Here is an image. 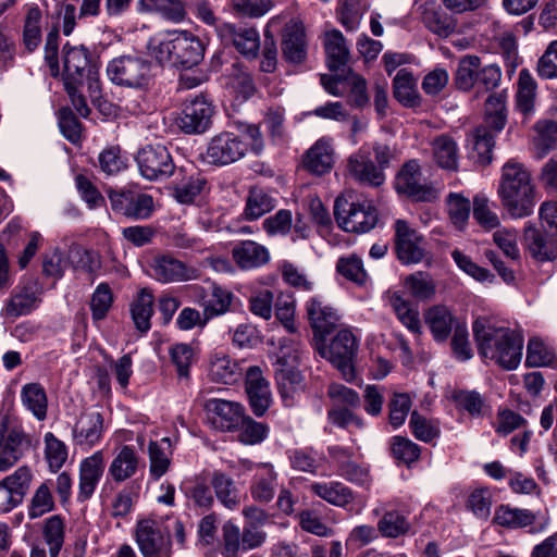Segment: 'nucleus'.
<instances>
[{
	"label": "nucleus",
	"mask_w": 557,
	"mask_h": 557,
	"mask_svg": "<svg viewBox=\"0 0 557 557\" xmlns=\"http://www.w3.org/2000/svg\"><path fill=\"white\" fill-rule=\"evenodd\" d=\"M478 352L506 371L516 370L523 355V335L491 319L480 317L472 324Z\"/></svg>",
	"instance_id": "nucleus-1"
},
{
	"label": "nucleus",
	"mask_w": 557,
	"mask_h": 557,
	"mask_svg": "<svg viewBox=\"0 0 557 557\" xmlns=\"http://www.w3.org/2000/svg\"><path fill=\"white\" fill-rule=\"evenodd\" d=\"M236 132L224 131L208 143L203 160L212 165H228L243 159L248 152L260 154L264 140L258 125L235 123Z\"/></svg>",
	"instance_id": "nucleus-2"
},
{
	"label": "nucleus",
	"mask_w": 557,
	"mask_h": 557,
	"mask_svg": "<svg viewBox=\"0 0 557 557\" xmlns=\"http://www.w3.org/2000/svg\"><path fill=\"white\" fill-rule=\"evenodd\" d=\"M497 193L502 206L511 218L523 219L533 213L535 188L523 163L510 159L503 165Z\"/></svg>",
	"instance_id": "nucleus-3"
},
{
	"label": "nucleus",
	"mask_w": 557,
	"mask_h": 557,
	"mask_svg": "<svg viewBox=\"0 0 557 557\" xmlns=\"http://www.w3.org/2000/svg\"><path fill=\"white\" fill-rule=\"evenodd\" d=\"M151 53L160 64L189 69L203 59L205 47L190 32L175 30L153 46Z\"/></svg>",
	"instance_id": "nucleus-4"
},
{
	"label": "nucleus",
	"mask_w": 557,
	"mask_h": 557,
	"mask_svg": "<svg viewBox=\"0 0 557 557\" xmlns=\"http://www.w3.org/2000/svg\"><path fill=\"white\" fill-rule=\"evenodd\" d=\"M502 76L499 65L495 63L482 65L480 57L467 54L458 62L454 84L461 91H470L476 87L487 92L499 86Z\"/></svg>",
	"instance_id": "nucleus-5"
},
{
	"label": "nucleus",
	"mask_w": 557,
	"mask_h": 557,
	"mask_svg": "<svg viewBox=\"0 0 557 557\" xmlns=\"http://www.w3.org/2000/svg\"><path fill=\"white\" fill-rule=\"evenodd\" d=\"M109 79L115 85L145 89L152 81L151 64L148 60L136 55H121L107 65Z\"/></svg>",
	"instance_id": "nucleus-6"
},
{
	"label": "nucleus",
	"mask_w": 557,
	"mask_h": 557,
	"mask_svg": "<svg viewBox=\"0 0 557 557\" xmlns=\"http://www.w3.org/2000/svg\"><path fill=\"white\" fill-rule=\"evenodd\" d=\"M64 85L85 84L89 87L97 79V62L84 45L66 42L62 48Z\"/></svg>",
	"instance_id": "nucleus-7"
},
{
	"label": "nucleus",
	"mask_w": 557,
	"mask_h": 557,
	"mask_svg": "<svg viewBox=\"0 0 557 557\" xmlns=\"http://www.w3.org/2000/svg\"><path fill=\"white\" fill-rule=\"evenodd\" d=\"M334 215L338 225L350 233H368L377 223V212L374 207L366 202L349 201L345 197L336 198Z\"/></svg>",
	"instance_id": "nucleus-8"
},
{
	"label": "nucleus",
	"mask_w": 557,
	"mask_h": 557,
	"mask_svg": "<svg viewBox=\"0 0 557 557\" xmlns=\"http://www.w3.org/2000/svg\"><path fill=\"white\" fill-rule=\"evenodd\" d=\"M418 298V276L408 275L400 289H388L384 293L383 299L394 310L398 320L412 333H418V315L413 300Z\"/></svg>",
	"instance_id": "nucleus-9"
},
{
	"label": "nucleus",
	"mask_w": 557,
	"mask_h": 557,
	"mask_svg": "<svg viewBox=\"0 0 557 557\" xmlns=\"http://www.w3.org/2000/svg\"><path fill=\"white\" fill-rule=\"evenodd\" d=\"M358 344L349 330L339 331L327 348L320 350L321 355L339 370L343 377L351 382L355 379L354 359L357 355Z\"/></svg>",
	"instance_id": "nucleus-10"
},
{
	"label": "nucleus",
	"mask_w": 557,
	"mask_h": 557,
	"mask_svg": "<svg viewBox=\"0 0 557 557\" xmlns=\"http://www.w3.org/2000/svg\"><path fill=\"white\" fill-rule=\"evenodd\" d=\"M140 174L149 180H164L174 172L172 157L162 145H148L141 148L136 157Z\"/></svg>",
	"instance_id": "nucleus-11"
},
{
	"label": "nucleus",
	"mask_w": 557,
	"mask_h": 557,
	"mask_svg": "<svg viewBox=\"0 0 557 557\" xmlns=\"http://www.w3.org/2000/svg\"><path fill=\"white\" fill-rule=\"evenodd\" d=\"M214 107L205 96L198 95L186 100L178 119L181 129L186 134H201L212 124Z\"/></svg>",
	"instance_id": "nucleus-12"
},
{
	"label": "nucleus",
	"mask_w": 557,
	"mask_h": 557,
	"mask_svg": "<svg viewBox=\"0 0 557 557\" xmlns=\"http://www.w3.org/2000/svg\"><path fill=\"white\" fill-rule=\"evenodd\" d=\"M522 245L536 261H553L557 258V236L532 222L525 223L523 227Z\"/></svg>",
	"instance_id": "nucleus-13"
},
{
	"label": "nucleus",
	"mask_w": 557,
	"mask_h": 557,
	"mask_svg": "<svg viewBox=\"0 0 557 557\" xmlns=\"http://www.w3.org/2000/svg\"><path fill=\"white\" fill-rule=\"evenodd\" d=\"M218 36L225 45H232L247 59H255L260 49V36L252 26L222 23L218 27Z\"/></svg>",
	"instance_id": "nucleus-14"
},
{
	"label": "nucleus",
	"mask_w": 557,
	"mask_h": 557,
	"mask_svg": "<svg viewBox=\"0 0 557 557\" xmlns=\"http://www.w3.org/2000/svg\"><path fill=\"white\" fill-rule=\"evenodd\" d=\"M136 542L144 557H171V542L154 520L137 523Z\"/></svg>",
	"instance_id": "nucleus-15"
},
{
	"label": "nucleus",
	"mask_w": 557,
	"mask_h": 557,
	"mask_svg": "<svg viewBox=\"0 0 557 557\" xmlns=\"http://www.w3.org/2000/svg\"><path fill=\"white\" fill-rule=\"evenodd\" d=\"M109 200L113 211L137 220L148 219L153 209L151 196L132 190H110Z\"/></svg>",
	"instance_id": "nucleus-16"
},
{
	"label": "nucleus",
	"mask_w": 557,
	"mask_h": 557,
	"mask_svg": "<svg viewBox=\"0 0 557 557\" xmlns=\"http://www.w3.org/2000/svg\"><path fill=\"white\" fill-rule=\"evenodd\" d=\"M205 409L210 414L214 428L221 431H233L243 422L244 407L236 401L219 398L208 399Z\"/></svg>",
	"instance_id": "nucleus-17"
},
{
	"label": "nucleus",
	"mask_w": 557,
	"mask_h": 557,
	"mask_svg": "<svg viewBox=\"0 0 557 557\" xmlns=\"http://www.w3.org/2000/svg\"><path fill=\"white\" fill-rule=\"evenodd\" d=\"M307 318L314 335L324 337L336 326L337 311L322 297H311L306 304Z\"/></svg>",
	"instance_id": "nucleus-18"
},
{
	"label": "nucleus",
	"mask_w": 557,
	"mask_h": 557,
	"mask_svg": "<svg viewBox=\"0 0 557 557\" xmlns=\"http://www.w3.org/2000/svg\"><path fill=\"white\" fill-rule=\"evenodd\" d=\"M30 442L20 428L7 429L0 434V471L13 467L29 449Z\"/></svg>",
	"instance_id": "nucleus-19"
},
{
	"label": "nucleus",
	"mask_w": 557,
	"mask_h": 557,
	"mask_svg": "<svg viewBox=\"0 0 557 557\" xmlns=\"http://www.w3.org/2000/svg\"><path fill=\"white\" fill-rule=\"evenodd\" d=\"M32 473L27 467H20L13 474L0 481V510L9 511L20 504L28 490Z\"/></svg>",
	"instance_id": "nucleus-20"
},
{
	"label": "nucleus",
	"mask_w": 557,
	"mask_h": 557,
	"mask_svg": "<svg viewBox=\"0 0 557 557\" xmlns=\"http://www.w3.org/2000/svg\"><path fill=\"white\" fill-rule=\"evenodd\" d=\"M152 275L160 282H182L197 280L200 271L197 268L189 267L184 262L171 257H156L151 263Z\"/></svg>",
	"instance_id": "nucleus-21"
},
{
	"label": "nucleus",
	"mask_w": 557,
	"mask_h": 557,
	"mask_svg": "<svg viewBox=\"0 0 557 557\" xmlns=\"http://www.w3.org/2000/svg\"><path fill=\"white\" fill-rule=\"evenodd\" d=\"M40 288L34 280L21 282L12 292L7 301L4 313L7 317H20L29 313L37 307Z\"/></svg>",
	"instance_id": "nucleus-22"
},
{
	"label": "nucleus",
	"mask_w": 557,
	"mask_h": 557,
	"mask_svg": "<svg viewBox=\"0 0 557 557\" xmlns=\"http://www.w3.org/2000/svg\"><path fill=\"white\" fill-rule=\"evenodd\" d=\"M347 171L355 181L369 186L377 187L385 181L383 171L374 164L369 151L363 148L348 158Z\"/></svg>",
	"instance_id": "nucleus-23"
},
{
	"label": "nucleus",
	"mask_w": 557,
	"mask_h": 557,
	"mask_svg": "<svg viewBox=\"0 0 557 557\" xmlns=\"http://www.w3.org/2000/svg\"><path fill=\"white\" fill-rule=\"evenodd\" d=\"M246 393L253 413L262 416L272 401L269 382L259 367H250L246 372Z\"/></svg>",
	"instance_id": "nucleus-24"
},
{
	"label": "nucleus",
	"mask_w": 557,
	"mask_h": 557,
	"mask_svg": "<svg viewBox=\"0 0 557 557\" xmlns=\"http://www.w3.org/2000/svg\"><path fill=\"white\" fill-rule=\"evenodd\" d=\"M304 169L321 176L329 173L334 165V148L330 138L318 139L305 153Z\"/></svg>",
	"instance_id": "nucleus-25"
},
{
	"label": "nucleus",
	"mask_w": 557,
	"mask_h": 557,
	"mask_svg": "<svg viewBox=\"0 0 557 557\" xmlns=\"http://www.w3.org/2000/svg\"><path fill=\"white\" fill-rule=\"evenodd\" d=\"M104 470L103 455L101 451L95 453L92 456L85 458L79 465V484L77 499L85 502L89 499Z\"/></svg>",
	"instance_id": "nucleus-26"
},
{
	"label": "nucleus",
	"mask_w": 557,
	"mask_h": 557,
	"mask_svg": "<svg viewBox=\"0 0 557 557\" xmlns=\"http://www.w3.org/2000/svg\"><path fill=\"white\" fill-rule=\"evenodd\" d=\"M395 230V251L397 259L406 265L418 262V233L416 228L405 220H396Z\"/></svg>",
	"instance_id": "nucleus-27"
},
{
	"label": "nucleus",
	"mask_w": 557,
	"mask_h": 557,
	"mask_svg": "<svg viewBox=\"0 0 557 557\" xmlns=\"http://www.w3.org/2000/svg\"><path fill=\"white\" fill-rule=\"evenodd\" d=\"M277 488V473L268 463L256 467V473L250 486L252 498L258 503H269L274 498Z\"/></svg>",
	"instance_id": "nucleus-28"
},
{
	"label": "nucleus",
	"mask_w": 557,
	"mask_h": 557,
	"mask_svg": "<svg viewBox=\"0 0 557 557\" xmlns=\"http://www.w3.org/2000/svg\"><path fill=\"white\" fill-rule=\"evenodd\" d=\"M232 253L237 265L244 270L262 267L270 259L269 250L253 240L238 243L233 248Z\"/></svg>",
	"instance_id": "nucleus-29"
},
{
	"label": "nucleus",
	"mask_w": 557,
	"mask_h": 557,
	"mask_svg": "<svg viewBox=\"0 0 557 557\" xmlns=\"http://www.w3.org/2000/svg\"><path fill=\"white\" fill-rule=\"evenodd\" d=\"M424 320L437 342H445L457 323L450 310L444 305H436L428 309Z\"/></svg>",
	"instance_id": "nucleus-30"
},
{
	"label": "nucleus",
	"mask_w": 557,
	"mask_h": 557,
	"mask_svg": "<svg viewBox=\"0 0 557 557\" xmlns=\"http://www.w3.org/2000/svg\"><path fill=\"white\" fill-rule=\"evenodd\" d=\"M537 84L528 69H522L517 81L516 108L524 116L534 113Z\"/></svg>",
	"instance_id": "nucleus-31"
},
{
	"label": "nucleus",
	"mask_w": 557,
	"mask_h": 557,
	"mask_svg": "<svg viewBox=\"0 0 557 557\" xmlns=\"http://www.w3.org/2000/svg\"><path fill=\"white\" fill-rule=\"evenodd\" d=\"M499 132H494L488 126H478L468 137L471 146L472 158L480 164H488L492 161V152L495 145V136Z\"/></svg>",
	"instance_id": "nucleus-32"
},
{
	"label": "nucleus",
	"mask_w": 557,
	"mask_h": 557,
	"mask_svg": "<svg viewBox=\"0 0 557 557\" xmlns=\"http://www.w3.org/2000/svg\"><path fill=\"white\" fill-rule=\"evenodd\" d=\"M309 491L331 505L345 507L354 500L352 491L338 481L313 482Z\"/></svg>",
	"instance_id": "nucleus-33"
},
{
	"label": "nucleus",
	"mask_w": 557,
	"mask_h": 557,
	"mask_svg": "<svg viewBox=\"0 0 557 557\" xmlns=\"http://www.w3.org/2000/svg\"><path fill=\"white\" fill-rule=\"evenodd\" d=\"M210 483L216 499L227 509L234 510L240 505L239 490L235 481L222 471L212 472Z\"/></svg>",
	"instance_id": "nucleus-34"
},
{
	"label": "nucleus",
	"mask_w": 557,
	"mask_h": 557,
	"mask_svg": "<svg viewBox=\"0 0 557 557\" xmlns=\"http://www.w3.org/2000/svg\"><path fill=\"white\" fill-rule=\"evenodd\" d=\"M102 416L97 411L85 412L81 416L74 428V436L79 445L91 446L96 444L102 433Z\"/></svg>",
	"instance_id": "nucleus-35"
},
{
	"label": "nucleus",
	"mask_w": 557,
	"mask_h": 557,
	"mask_svg": "<svg viewBox=\"0 0 557 557\" xmlns=\"http://www.w3.org/2000/svg\"><path fill=\"white\" fill-rule=\"evenodd\" d=\"M282 52L286 61L301 63L306 58L305 32L298 24L288 26L285 29L282 40Z\"/></svg>",
	"instance_id": "nucleus-36"
},
{
	"label": "nucleus",
	"mask_w": 557,
	"mask_h": 557,
	"mask_svg": "<svg viewBox=\"0 0 557 557\" xmlns=\"http://www.w3.org/2000/svg\"><path fill=\"white\" fill-rule=\"evenodd\" d=\"M137 9L140 13L160 14L173 22H181L186 15L185 7L181 0H138Z\"/></svg>",
	"instance_id": "nucleus-37"
},
{
	"label": "nucleus",
	"mask_w": 557,
	"mask_h": 557,
	"mask_svg": "<svg viewBox=\"0 0 557 557\" xmlns=\"http://www.w3.org/2000/svg\"><path fill=\"white\" fill-rule=\"evenodd\" d=\"M138 466L139 459L135 450L125 445L113 458L109 467V474L115 482H123L136 473Z\"/></svg>",
	"instance_id": "nucleus-38"
},
{
	"label": "nucleus",
	"mask_w": 557,
	"mask_h": 557,
	"mask_svg": "<svg viewBox=\"0 0 557 557\" xmlns=\"http://www.w3.org/2000/svg\"><path fill=\"white\" fill-rule=\"evenodd\" d=\"M394 97L405 107L413 108L418 102L417 82L412 72L400 69L393 81Z\"/></svg>",
	"instance_id": "nucleus-39"
},
{
	"label": "nucleus",
	"mask_w": 557,
	"mask_h": 557,
	"mask_svg": "<svg viewBox=\"0 0 557 557\" xmlns=\"http://www.w3.org/2000/svg\"><path fill=\"white\" fill-rule=\"evenodd\" d=\"M242 375V368L238 363L227 356H218L211 358L209 367V376L212 381L223 384H233Z\"/></svg>",
	"instance_id": "nucleus-40"
},
{
	"label": "nucleus",
	"mask_w": 557,
	"mask_h": 557,
	"mask_svg": "<svg viewBox=\"0 0 557 557\" xmlns=\"http://www.w3.org/2000/svg\"><path fill=\"white\" fill-rule=\"evenodd\" d=\"M424 4L426 8L423 11L422 21L425 27L441 37H447L451 34L455 25L450 17L440 7L435 5L434 0H425Z\"/></svg>",
	"instance_id": "nucleus-41"
},
{
	"label": "nucleus",
	"mask_w": 557,
	"mask_h": 557,
	"mask_svg": "<svg viewBox=\"0 0 557 557\" xmlns=\"http://www.w3.org/2000/svg\"><path fill=\"white\" fill-rule=\"evenodd\" d=\"M324 45L327 55V65L331 71H337L347 63L349 50L339 30L334 29L329 32L325 36Z\"/></svg>",
	"instance_id": "nucleus-42"
},
{
	"label": "nucleus",
	"mask_w": 557,
	"mask_h": 557,
	"mask_svg": "<svg viewBox=\"0 0 557 557\" xmlns=\"http://www.w3.org/2000/svg\"><path fill=\"white\" fill-rule=\"evenodd\" d=\"M432 147L434 160L441 168L450 171L458 169V147L451 137L441 135L432 141Z\"/></svg>",
	"instance_id": "nucleus-43"
},
{
	"label": "nucleus",
	"mask_w": 557,
	"mask_h": 557,
	"mask_svg": "<svg viewBox=\"0 0 557 557\" xmlns=\"http://www.w3.org/2000/svg\"><path fill=\"white\" fill-rule=\"evenodd\" d=\"M533 128L536 133L533 140L536 157L542 159L557 146V122L541 120L534 124Z\"/></svg>",
	"instance_id": "nucleus-44"
},
{
	"label": "nucleus",
	"mask_w": 557,
	"mask_h": 557,
	"mask_svg": "<svg viewBox=\"0 0 557 557\" xmlns=\"http://www.w3.org/2000/svg\"><path fill=\"white\" fill-rule=\"evenodd\" d=\"M132 318L138 331L145 333L150 329V319L153 313V295L148 288H141L134 300Z\"/></svg>",
	"instance_id": "nucleus-45"
},
{
	"label": "nucleus",
	"mask_w": 557,
	"mask_h": 557,
	"mask_svg": "<svg viewBox=\"0 0 557 557\" xmlns=\"http://www.w3.org/2000/svg\"><path fill=\"white\" fill-rule=\"evenodd\" d=\"M507 122L506 96L503 92H495L487 97L485 101L484 126H488L494 132H500Z\"/></svg>",
	"instance_id": "nucleus-46"
},
{
	"label": "nucleus",
	"mask_w": 557,
	"mask_h": 557,
	"mask_svg": "<svg viewBox=\"0 0 557 557\" xmlns=\"http://www.w3.org/2000/svg\"><path fill=\"white\" fill-rule=\"evenodd\" d=\"M278 393L285 407H293L305 389L304 376L299 373L275 375Z\"/></svg>",
	"instance_id": "nucleus-47"
},
{
	"label": "nucleus",
	"mask_w": 557,
	"mask_h": 557,
	"mask_svg": "<svg viewBox=\"0 0 557 557\" xmlns=\"http://www.w3.org/2000/svg\"><path fill=\"white\" fill-rule=\"evenodd\" d=\"M554 348L540 337H531L527 346L525 366L530 368L549 367L555 362Z\"/></svg>",
	"instance_id": "nucleus-48"
},
{
	"label": "nucleus",
	"mask_w": 557,
	"mask_h": 557,
	"mask_svg": "<svg viewBox=\"0 0 557 557\" xmlns=\"http://www.w3.org/2000/svg\"><path fill=\"white\" fill-rule=\"evenodd\" d=\"M41 18L40 9L35 5H28L23 27V44L32 52L41 42Z\"/></svg>",
	"instance_id": "nucleus-49"
},
{
	"label": "nucleus",
	"mask_w": 557,
	"mask_h": 557,
	"mask_svg": "<svg viewBox=\"0 0 557 557\" xmlns=\"http://www.w3.org/2000/svg\"><path fill=\"white\" fill-rule=\"evenodd\" d=\"M24 406L38 419L47 416L48 400L45 388L38 383H29L23 386L21 393Z\"/></svg>",
	"instance_id": "nucleus-50"
},
{
	"label": "nucleus",
	"mask_w": 557,
	"mask_h": 557,
	"mask_svg": "<svg viewBox=\"0 0 557 557\" xmlns=\"http://www.w3.org/2000/svg\"><path fill=\"white\" fill-rule=\"evenodd\" d=\"M275 207V200L262 188H251L244 211L246 220L253 221L270 212Z\"/></svg>",
	"instance_id": "nucleus-51"
},
{
	"label": "nucleus",
	"mask_w": 557,
	"mask_h": 557,
	"mask_svg": "<svg viewBox=\"0 0 557 557\" xmlns=\"http://www.w3.org/2000/svg\"><path fill=\"white\" fill-rule=\"evenodd\" d=\"M232 299L233 294L231 292L222 288L221 286L213 285L210 298L201 302V306L203 307L205 322L227 312L231 307Z\"/></svg>",
	"instance_id": "nucleus-52"
},
{
	"label": "nucleus",
	"mask_w": 557,
	"mask_h": 557,
	"mask_svg": "<svg viewBox=\"0 0 557 557\" xmlns=\"http://www.w3.org/2000/svg\"><path fill=\"white\" fill-rule=\"evenodd\" d=\"M188 505L201 511L209 510L214 504V497L206 480L197 478L185 490Z\"/></svg>",
	"instance_id": "nucleus-53"
},
{
	"label": "nucleus",
	"mask_w": 557,
	"mask_h": 557,
	"mask_svg": "<svg viewBox=\"0 0 557 557\" xmlns=\"http://www.w3.org/2000/svg\"><path fill=\"white\" fill-rule=\"evenodd\" d=\"M534 520V515L528 509L500 506L495 512V522L506 528H524L531 525Z\"/></svg>",
	"instance_id": "nucleus-54"
},
{
	"label": "nucleus",
	"mask_w": 557,
	"mask_h": 557,
	"mask_svg": "<svg viewBox=\"0 0 557 557\" xmlns=\"http://www.w3.org/2000/svg\"><path fill=\"white\" fill-rule=\"evenodd\" d=\"M366 10V0H341L337 15L341 24L348 32L356 30Z\"/></svg>",
	"instance_id": "nucleus-55"
},
{
	"label": "nucleus",
	"mask_w": 557,
	"mask_h": 557,
	"mask_svg": "<svg viewBox=\"0 0 557 557\" xmlns=\"http://www.w3.org/2000/svg\"><path fill=\"white\" fill-rule=\"evenodd\" d=\"M398 194L416 199L418 196V162L410 160L403 165L395 180Z\"/></svg>",
	"instance_id": "nucleus-56"
},
{
	"label": "nucleus",
	"mask_w": 557,
	"mask_h": 557,
	"mask_svg": "<svg viewBox=\"0 0 557 557\" xmlns=\"http://www.w3.org/2000/svg\"><path fill=\"white\" fill-rule=\"evenodd\" d=\"M64 521L59 515L51 516L45 522L44 537L49 547L50 557H58L64 543Z\"/></svg>",
	"instance_id": "nucleus-57"
},
{
	"label": "nucleus",
	"mask_w": 557,
	"mask_h": 557,
	"mask_svg": "<svg viewBox=\"0 0 557 557\" xmlns=\"http://www.w3.org/2000/svg\"><path fill=\"white\" fill-rule=\"evenodd\" d=\"M447 211L451 223L463 230L471 211L470 200L461 194L450 193L446 198Z\"/></svg>",
	"instance_id": "nucleus-58"
},
{
	"label": "nucleus",
	"mask_w": 557,
	"mask_h": 557,
	"mask_svg": "<svg viewBox=\"0 0 557 557\" xmlns=\"http://www.w3.org/2000/svg\"><path fill=\"white\" fill-rule=\"evenodd\" d=\"M410 524L398 511H386L377 522V531L384 537H398L408 532Z\"/></svg>",
	"instance_id": "nucleus-59"
},
{
	"label": "nucleus",
	"mask_w": 557,
	"mask_h": 557,
	"mask_svg": "<svg viewBox=\"0 0 557 557\" xmlns=\"http://www.w3.org/2000/svg\"><path fill=\"white\" fill-rule=\"evenodd\" d=\"M336 270L345 278L357 285H363L368 280V273L363 268L362 260L356 255L339 258L336 263Z\"/></svg>",
	"instance_id": "nucleus-60"
},
{
	"label": "nucleus",
	"mask_w": 557,
	"mask_h": 557,
	"mask_svg": "<svg viewBox=\"0 0 557 557\" xmlns=\"http://www.w3.org/2000/svg\"><path fill=\"white\" fill-rule=\"evenodd\" d=\"M451 258L458 268L481 283H493L495 281L494 274L485 268L474 263L470 257L462 251L455 249L451 251Z\"/></svg>",
	"instance_id": "nucleus-61"
},
{
	"label": "nucleus",
	"mask_w": 557,
	"mask_h": 557,
	"mask_svg": "<svg viewBox=\"0 0 557 557\" xmlns=\"http://www.w3.org/2000/svg\"><path fill=\"white\" fill-rule=\"evenodd\" d=\"M301 351L297 345L282 346L274 362L275 375L281 373H299Z\"/></svg>",
	"instance_id": "nucleus-62"
},
{
	"label": "nucleus",
	"mask_w": 557,
	"mask_h": 557,
	"mask_svg": "<svg viewBox=\"0 0 557 557\" xmlns=\"http://www.w3.org/2000/svg\"><path fill=\"white\" fill-rule=\"evenodd\" d=\"M453 400L455 401L457 408L467 411L472 417H479L483 414L485 400L476 391H455L453 393Z\"/></svg>",
	"instance_id": "nucleus-63"
},
{
	"label": "nucleus",
	"mask_w": 557,
	"mask_h": 557,
	"mask_svg": "<svg viewBox=\"0 0 557 557\" xmlns=\"http://www.w3.org/2000/svg\"><path fill=\"white\" fill-rule=\"evenodd\" d=\"M54 508V500L47 483H42L33 495L28 506V517L37 519Z\"/></svg>",
	"instance_id": "nucleus-64"
}]
</instances>
